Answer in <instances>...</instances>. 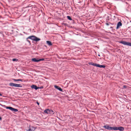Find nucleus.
I'll use <instances>...</instances> for the list:
<instances>
[{"label": "nucleus", "mask_w": 131, "mask_h": 131, "mask_svg": "<svg viewBox=\"0 0 131 131\" xmlns=\"http://www.w3.org/2000/svg\"><path fill=\"white\" fill-rule=\"evenodd\" d=\"M27 39H30L36 41H37L40 40V38H38L36 36H32L28 37Z\"/></svg>", "instance_id": "nucleus-1"}, {"label": "nucleus", "mask_w": 131, "mask_h": 131, "mask_svg": "<svg viewBox=\"0 0 131 131\" xmlns=\"http://www.w3.org/2000/svg\"><path fill=\"white\" fill-rule=\"evenodd\" d=\"M9 85L11 86H14L18 87H21L22 86L20 84L14 83H9Z\"/></svg>", "instance_id": "nucleus-2"}, {"label": "nucleus", "mask_w": 131, "mask_h": 131, "mask_svg": "<svg viewBox=\"0 0 131 131\" xmlns=\"http://www.w3.org/2000/svg\"><path fill=\"white\" fill-rule=\"evenodd\" d=\"M44 112L46 113H49L51 114H53L54 113L53 111L51 110L47 109L44 111Z\"/></svg>", "instance_id": "nucleus-3"}, {"label": "nucleus", "mask_w": 131, "mask_h": 131, "mask_svg": "<svg viewBox=\"0 0 131 131\" xmlns=\"http://www.w3.org/2000/svg\"><path fill=\"white\" fill-rule=\"evenodd\" d=\"M120 43L125 45H127L131 46V43L124 41H121L119 42Z\"/></svg>", "instance_id": "nucleus-4"}, {"label": "nucleus", "mask_w": 131, "mask_h": 131, "mask_svg": "<svg viewBox=\"0 0 131 131\" xmlns=\"http://www.w3.org/2000/svg\"><path fill=\"white\" fill-rule=\"evenodd\" d=\"M124 128L122 127H116L115 128V130H119L120 131H123Z\"/></svg>", "instance_id": "nucleus-5"}, {"label": "nucleus", "mask_w": 131, "mask_h": 131, "mask_svg": "<svg viewBox=\"0 0 131 131\" xmlns=\"http://www.w3.org/2000/svg\"><path fill=\"white\" fill-rule=\"evenodd\" d=\"M28 128H29L27 131H34L35 129L34 127L32 126H31L30 125H29Z\"/></svg>", "instance_id": "nucleus-6"}, {"label": "nucleus", "mask_w": 131, "mask_h": 131, "mask_svg": "<svg viewBox=\"0 0 131 131\" xmlns=\"http://www.w3.org/2000/svg\"><path fill=\"white\" fill-rule=\"evenodd\" d=\"M31 87L32 89H35V90H37L39 88L37 87V86L35 85H32L31 86Z\"/></svg>", "instance_id": "nucleus-7"}, {"label": "nucleus", "mask_w": 131, "mask_h": 131, "mask_svg": "<svg viewBox=\"0 0 131 131\" xmlns=\"http://www.w3.org/2000/svg\"><path fill=\"white\" fill-rule=\"evenodd\" d=\"M122 25V23L120 21L117 24L116 29H118L119 27L121 26Z\"/></svg>", "instance_id": "nucleus-8"}, {"label": "nucleus", "mask_w": 131, "mask_h": 131, "mask_svg": "<svg viewBox=\"0 0 131 131\" xmlns=\"http://www.w3.org/2000/svg\"><path fill=\"white\" fill-rule=\"evenodd\" d=\"M97 67H100V68H104L105 67V66L104 65H100V64H97Z\"/></svg>", "instance_id": "nucleus-9"}, {"label": "nucleus", "mask_w": 131, "mask_h": 131, "mask_svg": "<svg viewBox=\"0 0 131 131\" xmlns=\"http://www.w3.org/2000/svg\"><path fill=\"white\" fill-rule=\"evenodd\" d=\"M89 64L90 65H93V66H95L96 67L97 66V64L94 63L93 62H90L89 63Z\"/></svg>", "instance_id": "nucleus-10"}, {"label": "nucleus", "mask_w": 131, "mask_h": 131, "mask_svg": "<svg viewBox=\"0 0 131 131\" xmlns=\"http://www.w3.org/2000/svg\"><path fill=\"white\" fill-rule=\"evenodd\" d=\"M115 128H116V126L112 127H110L109 126V128L108 130H115Z\"/></svg>", "instance_id": "nucleus-11"}, {"label": "nucleus", "mask_w": 131, "mask_h": 131, "mask_svg": "<svg viewBox=\"0 0 131 131\" xmlns=\"http://www.w3.org/2000/svg\"><path fill=\"white\" fill-rule=\"evenodd\" d=\"M31 61L34 62H39V60L37 59L36 58L32 59Z\"/></svg>", "instance_id": "nucleus-12"}, {"label": "nucleus", "mask_w": 131, "mask_h": 131, "mask_svg": "<svg viewBox=\"0 0 131 131\" xmlns=\"http://www.w3.org/2000/svg\"><path fill=\"white\" fill-rule=\"evenodd\" d=\"M47 43L49 46H51L52 45V43L50 41H47Z\"/></svg>", "instance_id": "nucleus-13"}, {"label": "nucleus", "mask_w": 131, "mask_h": 131, "mask_svg": "<svg viewBox=\"0 0 131 131\" xmlns=\"http://www.w3.org/2000/svg\"><path fill=\"white\" fill-rule=\"evenodd\" d=\"M103 127L105 129L108 130L109 128V126L108 125H104L103 126Z\"/></svg>", "instance_id": "nucleus-14"}, {"label": "nucleus", "mask_w": 131, "mask_h": 131, "mask_svg": "<svg viewBox=\"0 0 131 131\" xmlns=\"http://www.w3.org/2000/svg\"><path fill=\"white\" fill-rule=\"evenodd\" d=\"M13 80L15 81H22L23 80L21 79H13Z\"/></svg>", "instance_id": "nucleus-15"}, {"label": "nucleus", "mask_w": 131, "mask_h": 131, "mask_svg": "<svg viewBox=\"0 0 131 131\" xmlns=\"http://www.w3.org/2000/svg\"><path fill=\"white\" fill-rule=\"evenodd\" d=\"M6 108L7 109H9L10 110L12 111V110H13V107H10V106H8V107H6Z\"/></svg>", "instance_id": "nucleus-16"}, {"label": "nucleus", "mask_w": 131, "mask_h": 131, "mask_svg": "<svg viewBox=\"0 0 131 131\" xmlns=\"http://www.w3.org/2000/svg\"><path fill=\"white\" fill-rule=\"evenodd\" d=\"M18 111V110L17 109H15L14 108H13V110H12V111H13L14 112H17Z\"/></svg>", "instance_id": "nucleus-17"}, {"label": "nucleus", "mask_w": 131, "mask_h": 131, "mask_svg": "<svg viewBox=\"0 0 131 131\" xmlns=\"http://www.w3.org/2000/svg\"><path fill=\"white\" fill-rule=\"evenodd\" d=\"M67 17L68 19L70 20H72L71 17L69 16H68Z\"/></svg>", "instance_id": "nucleus-18"}, {"label": "nucleus", "mask_w": 131, "mask_h": 131, "mask_svg": "<svg viewBox=\"0 0 131 131\" xmlns=\"http://www.w3.org/2000/svg\"><path fill=\"white\" fill-rule=\"evenodd\" d=\"M58 90H59L60 91H61L63 92V90H62V89L61 88H60V87H59V88L58 89Z\"/></svg>", "instance_id": "nucleus-19"}, {"label": "nucleus", "mask_w": 131, "mask_h": 131, "mask_svg": "<svg viewBox=\"0 0 131 131\" xmlns=\"http://www.w3.org/2000/svg\"><path fill=\"white\" fill-rule=\"evenodd\" d=\"M12 60L13 61H17L18 60V59H16V58L13 59H12Z\"/></svg>", "instance_id": "nucleus-20"}, {"label": "nucleus", "mask_w": 131, "mask_h": 131, "mask_svg": "<svg viewBox=\"0 0 131 131\" xmlns=\"http://www.w3.org/2000/svg\"><path fill=\"white\" fill-rule=\"evenodd\" d=\"M54 87L56 88V89H57L58 90V89L59 88V86H57V85H55L54 86Z\"/></svg>", "instance_id": "nucleus-21"}, {"label": "nucleus", "mask_w": 131, "mask_h": 131, "mask_svg": "<svg viewBox=\"0 0 131 131\" xmlns=\"http://www.w3.org/2000/svg\"><path fill=\"white\" fill-rule=\"evenodd\" d=\"M45 59H39V62L41 61H44V60Z\"/></svg>", "instance_id": "nucleus-22"}, {"label": "nucleus", "mask_w": 131, "mask_h": 131, "mask_svg": "<svg viewBox=\"0 0 131 131\" xmlns=\"http://www.w3.org/2000/svg\"><path fill=\"white\" fill-rule=\"evenodd\" d=\"M37 103L38 105H39V103L37 102Z\"/></svg>", "instance_id": "nucleus-23"}, {"label": "nucleus", "mask_w": 131, "mask_h": 131, "mask_svg": "<svg viewBox=\"0 0 131 131\" xmlns=\"http://www.w3.org/2000/svg\"><path fill=\"white\" fill-rule=\"evenodd\" d=\"M123 87L124 88H126V85H124Z\"/></svg>", "instance_id": "nucleus-24"}, {"label": "nucleus", "mask_w": 131, "mask_h": 131, "mask_svg": "<svg viewBox=\"0 0 131 131\" xmlns=\"http://www.w3.org/2000/svg\"><path fill=\"white\" fill-rule=\"evenodd\" d=\"M106 24L107 25H109V24H108V23H107Z\"/></svg>", "instance_id": "nucleus-25"}, {"label": "nucleus", "mask_w": 131, "mask_h": 131, "mask_svg": "<svg viewBox=\"0 0 131 131\" xmlns=\"http://www.w3.org/2000/svg\"><path fill=\"white\" fill-rule=\"evenodd\" d=\"M2 94H1V93H0V96H2Z\"/></svg>", "instance_id": "nucleus-26"}, {"label": "nucleus", "mask_w": 131, "mask_h": 131, "mask_svg": "<svg viewBox=\"0 0 131 131\" xmlns=\"http://www.w3.org/2000/svg\"><path fill=\"white\" fill-rule=\"evenodd\" d=\"M1 118L0 117V120H1Z\"/></svg>", "instance_id": "nucleus-27"}, {"label": "nucleus", "mask_w": 131, "mask_h": 131, "mask_svg": "<svg viewBox=\"0 0 131 131\" xmlns=\"http://www.w3.org/2000/svg\"><path fill=\"white\" fill-rule=\"evenodd\" d=\"M43 88V87H41V88Z\"/></svg>", "instance_id": "nucleus-28"}, {"label": "nucleus", "mask_w": 131, "mask_h": 131, "mask_svg": "<svg viewBox=\"0 0 131 131\" xmlns=\"http://www.w3.org/2000/svg\"><path fill=\"white\" fill-rule=\"evenodd\" d=\"M98 55L99 56H100V55H99V54H98Z\"/></svg>", "instance_id": "nucleus-29"}, {"label": "nucleus", "mask_w": 131, "mask_h": 131, "mask_svg": "<svg viewBox=\"0 0 131 131\" xmlns=\"http://www.w3.org/2000/svg\"><path fill=\"white\" fill-rule=\"evenodd\" d=\"M28 41L29 42H30V41Z\"/></svg>", "instance_id": "nucleus-30"}]
</instances>
